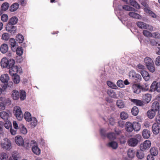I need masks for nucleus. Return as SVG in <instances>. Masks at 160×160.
Segmentation results:
<instances>
[{
	"instance_id": "obj_1",
	"label": "nucleus",
	"mask_w": 160,
	"mask_h": 160,
	"mask_svg": "<svg viewBox=\"0 0 160 160\" xmlns=\"http://www.w3.org/2000/svg\"><path fill=\"white\" fill-rule=\"evenodd\" d=\"M25 92L23 90H21L20 92L17 90H14L12 92L11 97L14 100H18L19 98L21 101H23L26 98Z\"/></svg>"
},
{
	"instance_id": "obj_2",
	"label": "nucleus",
	"mask_w": 160,
	"mask_h": 160,
	"mask_svg": "<svg viewBox=\"0 0 160 160\" xmlns=\"http://www.w3.org/2000/svg\"><path fill=\"white\" fill-rule=\"evenodd\" d=\"M129 77L132 80V82L135 83L140 82L142 79L141 75L140 74L137 73L133 70L130 72Z\"/></svg>"
},
{
	"instance_id": "obj_3",
	"label": "nucleus",
	"mask_w": 160,
	"mask_h": 160,
	"mask_svg": "<svg viewBox=\"0 0 160 160\" xmlns=\"http://www.w3.org/2000/svg\"><path fill=\"white\" fill-rule=\"evenodd\" d=\"M1 147L6 150L9 151L12 148V143L10 140L8 138H5L1 141Z\"/></svg>"
},
{
	"instance_id": "obj_4",
	"label": "nucleus",
	"mask_w": 160,
	"mask_h": 160,
	"mask_svg": "<svg viewBox=\"0 0 160 160\" xmlns=\"http://www.w3.org/2000/svg\"><path fill=\"white\" fill-rule=\"evenodd\" d=\"M13 112L15 113V116L18 120L20 121L22 119L23 114L19 107H17L16 108H15Z\"/></svg>"
},
{
	"instance_id": "obj_5",
	"label": "nucleus",
	"mask_w": 160,
	"mask_h": 160,
	"mask_svg": "<svg viewBox=\"0 0 160 160\" xmlns=\"http://www.w3.org/2000/svg\"><path fill=\"white\" fill-rule=\"evenodd\" d=\"M151 146V142L149 140H146L143 143L140 144V148L141 150L143 151L148 149Z\"/></svg>"
},
{
	"instance_id": "obj_6",
	"label": "nucleus",
	"mask_w": 160,
	"mask_h": 160,
	"mask_svg": "<svg viewBox=\"0 0 160 160\" xmlns=\"http://www.w3.org/2000/svg\"><path fill=\"white\" fill-rule=\"evenodd\" d=\"M6 29L12 35H15L17 32L16 27L13 25H11L8 23L6 25Z\"/></svg>"
},
{
	"instance_id": "obj_7",
	"label": "nucleus",
	"mask_w": 160,
	"mask_h": 160,
	"mask_svg": "<svg viewBox=\"0 0 160 160\" xmlns=\"http://www.w3.org/2000/svg\"><path fill=\"white\" fill-rule=\"evenodd\" d=\"M157 90L158 92H160V82L158 83L156 81H154L150 87V90L151 92Z\"/></svg>"
},
{
	"instance_id": "obj_8",
	"label": "nucleus",
	"mask_w": 160,
	"mask_h": 160,
	"mask_svg": "<svg viewBox=\"0 0 160 160\" xmlns=\"http://www.w3.org/2000/svg\"><path fill=\"white\" fill-rule=\"evenodd\" d=\"M10 114V112L9 111L7 112L2 111L0 112V117L3 119L5 122H8Z\"/></svg>"
},
{
	"instance_id": "obj_9",
	"label": "nucleus",
	"mask_w": 160,
	"mask_h": 160,
	"mask_svg": "<svg viewBox=\"0 0 160 160\" xmlns=\"http://www.w3.org/2000/svg\"><path fill=\"white\" fill-rule=\"evenodd\" d=\"M15 140L16 143L19 146H23L24 142L22 137L20 136H17L16 137Z\"/></svg>"
},
{
	"instance_id": "obj_10",
	"label": "nucleus",
	"mask_w": 160,
	"mask_h": 160,
	"mask_svg": "<svg viewBox=\"0 0 160 160\" xmlns=\"http://www.w3.org/2000/svg\"><path fill=\"white\" fill-rule=\"evenodd\" d=\"M8 59L6 58H3L1 61V65L3 68H10V66L8 64Z\"/></svg>"
},
{
	"instance_id": "obj_11",
	"label": "nucleus",
	"mask_w": 160,
	"mask_h": 160,
	"mask_svg": "<svg viewBox=\"0 0 160 160\" xmlns=\"http://www.w3.org/2000/svg\"><path fill=\"white\" fill-rule=\"evenodd\" d=\"M133 123L130 122H128L125 123V128L127 132H131L133 130Z\"/></svg>"
},
{
	"instance_id": "obj_12",
	"label": "nucleus",
	"mask_w": 160,
	"mask_h": 160,
	"mask_svg": "<svg viewBox=\"0 0 160 160\" xmlns=\"http://www.w3.org/2000/svg\"><path fill=\"white\" fill-rule=\"evenodd\" d=\"M128 142L129 146L134 147L138 144V140L136 138H131L128 140Z\"/></svg>"
},
{
	"instance_id": "obj_13",
	"label": "nucleus",
	"mask_w": 160,
	"mask_h": 160,
	"mask_svg": "<svg viewBox=\"0 0 160 160\" xmlns=\"http://www.w3.org/2000/svg\"><path fill=\"white\" fill-rule=\"evenodd\" d=\"M152 130L154 134H158L160 131L159 125L156 123L153 124L152 127Z\"/></svg>"
},
{
	"instance_id": "obj_14",
	"label": "nucleus",
	"mask_w": 160,
	"mask_h": 160,
	"mask_svg": "<svg viewBox=\"0 0 160 160\" xmlns=\"http://www.w3.org/2000/svg\"><path fill=\"white\" fill-rule=\"evenodd\" d=\"M9 44L11 45L12 50L14 52H15V48L17 47V43L15 40L13 38H11L9 41Z\"/></svg>"
},
{
	"instance_id": "obj_15",
	"label": "nucleus",
	"mask_w": 160,
	"mask_h": 160,
	"mask_svg": "<svg viewBox=\"0 0 160 160\" xmlns=\"http://www.w3.org/2000/svg\"><path fill=\"white\" fill-rule=\"evenodd\" d=\"M152 107L155 109L156 111H158L159 115L160 116V106L158 102L157 101L154 102L152 104Z\"/></svg>"
},
{
	"instance_id": "obj_16",
	"label": "nucleus",
	"mask_w": 160,
	"mask_h": 160,
	"mask_svg": "<svg viewBox=\"0 0 160 160\" xmlns=\"http://www.w3.org/2000/svg\"><path fill=\"white\" fill-rule=\"evenodd\" d=\"M0 79L1 82L4 84L7 83L9 80L8 75L7 74L2 75L0 77Z\"/></svg>"
},
{
	"instance_id": "obj_17",
	"label": "nucleus",
	"mask_w": 160,
	"mask_h": 160,
	"mask_svg": "<svg viewBox=\"0 0 160 160\" xmlns=\"http://www.w3.org/2000/svg\"><path fill=\"white\" fill-rule=\"evenodd\" d=\"M32 150L33 153L36 155H39L41 153V150L37 145L35 144L32 147Z\"/></svg>"
},
{
	"instance_id": "obj_18",
	"label": "nucleus",
	"mask_w": 160,
	"mask_h": 160,
	"mask_svg": "<svg viewBox=\"0 0 160 160\" xmlns=\"http://www.w3.org/2000/svg\"><path fill=\"white\" fill-rule=\"evenodd\" d=\"M155 109L152 108L151 110H148L147 112V115L148 118L150 119H152L154 118L155 115Z\"/></svg>"
},
{
	"instance_id": "obj_19",
	"label": "nucleus",
	"mask_w": 160,
	"mask_h": 160,
	"mask_svg": "<svg viewBox=\"0 0 160 160\" xmlns=\"http://www.w3.org/2000/svg\"><path fill=\"white\" fill-rule=\"evenodd\" d=\"M131 101L137 106H143L144 105V102L140 100L134 99H132Z\"/></svg>"
},
{
	"instance_id": "obj_20",
	"label": "nucleus",
	"mask_w": 160,
	"mask_h": 160,
	"mask_svg": "<svg viewBox=\"0 0 160 160\" xmlns=\"http://www.w3.org/2000/svg\"><path fill=\"white\" fill-rule=\"evenodd\" d=\"M136 25L138 27L141 29H147L148 24L143 22L138 21L137 22Z\"/></svg>"
},
{
	"instance_id": "obj_21",
	"label": "nucleus",
	"mask_w": 160,
	"mask_h": 160,
	"mask_svg": "<svg viewBox=\"0 0 160 160\" xmlns=\"http://www.w3.org/2000/svg\"><path fill=\"white\" fill-rule=\"evenodd\" d=\"M140 85L134 84L132 86L133 92L134 93L139 94L141 92Z\"/></svg>"
},
{
	"instance_id": "obj_22",
	"label": "nucleus",
	"mask_w": 160,
	"mask_h": 160,
	"mask_svg": "<svg viewBox=\"0 0 160 160\" xmlns=\"http://www.w3.org/2000/svg\"><path fill=\"white\" fill-rule=\"evenodd\" d=\"M133 130L135 131H139L141 128V124L138 122H133Z\"/></svg>"
},
{
	"instance_id": "obj_23",
	"label": "nucleus",
	"mask_w": 160,
	"mask_h": 160,
	"mask_svg": "<svg viewBox=\"0 0 160 160\" xmlns=\"http://www.w3.org/2000/svg\"><path fill=\"white\" fill-rule=\"evenodd\" d=\"M18 4L17 3H14L10 7L9 10L11 12H15L18 9Z\"/></svg>"
},
{
	"instance_id": "obj_24",
	"label": "nucleus",
	"mask_w": 160,
	"mask_h": 160,
	"mask_svg": "<svg viewBox=\"0 0 160 160\" xmlns=\"http://www.w3.org/2000/svg\"><path fill=\"white\" fill-rule=\"evenodd\" d=\"M8 46L6 44H2L0 47V51L2 53H5L7 52L8 50Z\"/></svg>"
},
{
	"instance_id": "obj_25",
	"label": "nucleus",
	"mask_w": 160,
	"mask_h": 160,
	"mask_svg": "<svg viewBox=\"0 0 160 160\" xmlns=\"http://www.w3.org/2000/svg\"><path fill=\"white\" fill-rule=\"evenodd\" d=\"M140 73L143 78L145 80H148L150 78L148 72L145 70H141Z\"/></svg>"
},
{
	"instance_id": "obj_26",
	"label": "nucleus",
	"mask_w": 160,
	"mask_h": 160,
	"mask_svg": "<svg viewBox=\"0 0 160 160\" xmlns=\"http://www.w3.org/2000/svg\"><path fill=\"white\" fill-rule=\"evenodd\" d=\"M107 145L108 147L111 148L113 149H116L118 147V144L115 141H111L108 143Z\"/></svg>"
},
{
	"instance_id": "obj_27",
	"label": "nucleus",
	"mask_w": 160,
	"mask_h": 160,
	"mask_svg": "<svg viewBox=\"0 0 160 160\" xmlns=\"http://www.w3.org/2000/svg\"><path fill=\"white\" fill-rule=\"evenodd\" d=\"M18 21V19L17 17L14 16L10 18L8 22V23L11 25H13L17 22Z\"/></svg>"
},
{
	"instance_id": "obj_28",
	"label": "nucleus",
	"mask_w": 160,
	"mask_h": 160,
	"mask_svg": "<svg viewBox=\"0 0 160 160\" xmlns=\"http://www.w3.org/2000/svg\"><path fill=\"white\" fill-rule=\"evenodd\" d=\"M144 62L147 67H148L151 64L153 65V62L152 60L149 57H146L144 59Z\"/></svg>"
},
{
	"instance_id": "obj_29",
	"label": "nucleus",
	"mask_w": 160,
	"mask_h": 160,
	"mask_svg": "<svg viewBox=\"0 0 160 160\" xmlns=\"http://www.w3.org/2000/svg\"><path fill=\"white\" fill-rule=\"evenodd\" d=\"M9 7V4L7 2L3 3L1 6V8L2 11H6Z\"/></svg>"
},
{
	"instance_id": "obj_30",
	"label": "nucleus",
	"mask_w": 160,
	"mask_h": 160,
	"mask_svg": "<svg viewBox=\"0 0 160 160\" xmlns=\"http://www.w3.org/2000/svg\"><path fill=\"white\" fill-rule=\"evenodd\" d=\"M150 154L155 156L158 154V150L157 148L153 147L150 149Z\"/></svg>"
},
{
	"instance_id": "obj_31",
	"label": "nucleus",
	"mask_w": 160,
	"mask_h": 160,
	"mask_svg": "<svg viewBox=\"0 0 160 160\" xmlns=\"http://www.w3.org/2000/svg\"><path fill=\"white\" fill-rule=\"evenodd\" d=\"M152 96L151 94L147 93L145 94L143 97V100L146 103H148L151 101Z\"/></svg>"
},
{
	"instance_id": "obj_32",
	"label": "nucleus",
	"mask_w": 160,
	"mask_h": 160,
	"mask_svg": "<svg viewBox=\"0 0 160 160\" xmlns=\"http://www.w3.org/2000/svg\"><path fill=\"white\" fill-rule=\"evenodd\" d=\"M127 154L129 158H132L135 156V151L133 149H129L128 150Z\"/></svg>"
},
{
	"instance_id": "obj_33",
	"label": "nucleus",
	"mask_w": 160,
	"mask_h": 160,
	"mask_svg": "<svg viewBox=\"0 0 160 160\" xmlns=\"http://www.w3.org/2000/svg\"><path fill=\"white\" fill-rule=\"evenodd\" d=\"M144 151L141 150V149L137 151L136 156L138 158L141 159L144 158V154L143 152Z\"/></svg>"
},
{
	"instance_id": "obj_34",
	"label": "nucleus",
	"mask_w": 160,
	"mask_h": 160,
	"mask_svg": "<svg viewBox=\"0 0 160 160\" xmlns=\"http://www.w3.org/2000/svg\"><path fill=\"white\" fill-rule=\"evenodd\" d=\"M24 118L27 122L30 121L32 119L31 113L28 112H26L24 114Z\"/></svg>"
},
{
	"instance_id": "obj_35",
	"label": "nucleus",
	"mask_w": 160,
	"mask_h": 160,
	"mask_svg": "<svg viewBox=\"0 0 160 160\" xmlns=\"http://www.w3.org/2000/svg\"><path fill=\"white\" fill-rule=\"evenodd\" d=\"M142 135L144 138H148L150 136L149 131L147 129H144L142 132Z\"/></svg>"
},
{
	"instance_id": "obj_36",
	"label": "nucleus",
	"mask_w": 160,
	"mask_h": 160,
	"mask_svg": "<svg viewBox=\"0 0 160 160\" xmlns=\"http://www.w3.org/2000/svg\"><path fill=\"white\" fill-rule=\"evenodd\" d=\"M107 93L111 98H117V94H116L115 92H114V90L112 89H108L107 91Z\"/></svg>"
},
{
	"instance_id": "obj_37",
	"label": "nucleus",
	"mask_w": 160,
	"mask_h": 160,
	"mask_svg": "<svg viewBox=\"0 0 160 160\" xmlns=\"http://www.w3.org/2000/svg\"><path fill=\"white\" fill-rule=\"evenodd\" d=\"M129 2L130 4L136 8L139 9L140 8V5L135 0H130Z\"/></svg>"
},
{
	"instance_id": "obj_38",
	"label": "nucleus",
	"mask_w": 160,
	"mask_h": 160,
	"mask_svg": "<svg viewBox=\"0 0 160 160\" xmlns=\"http://www.w3.org/2000/svg\"><path fill=\"white\" fill-rule=\"evenodd\" d=\"M15 52H16V54L19 56H22L23 53V50L22 47H18L15 48Z\"/></svg>"
},
{
	"instance_id": "obj_39",
	"label": "nucleus",
	"mask_w": 160,
	"mask_h": 160,
	"mask_svg": "<svg viewBox=\"0 0 160 160\" xmlns=\"http://www.w3.org/2000/svg\"><path fill=\"white\" fill-rule=\"evenodd\" d=\"M128 15L130 17L136 19H139L140 18V15L135 12H130Z\"/></svg>"
},
{
	"instance_id": "obj_40",
	"label": "nucleus",
	"mask_w": 160,
	"mask_h": 160,
	"mask_svg": "<svg viewBox=\"0 0 160 160\" xmlns=\"http://www.w3.org/2000/svg\"><path fill=\"white\" fill-rule=\"evenodd\" d=\"M16 40L19 43H22L24 40V37L22 34H18L16 36Z\"/></svg>"
},
{
	"instance_id": "obj_41",
	"label": "nucleus",
	"mask_w": 160,
	"mask_h": 160,
	"mask_svg": "<svg viewBox=\"0 0 160 160\" xmlns=\"http://www.w3.org/2000/svg\"><path fill=\"white\" fill-rule=\"evenodd\" d=\"M19 128L21 133L23 134H25L27 133V130L23 125L22 124L21 126H19Z\"/></svg>"
},
{
	"instance_id": "obj_42",
	"label": "nucleus",
	"mask_w": 160,
	"mask_h": 160,
	"mask_svg": "<svg viewBox=\"0 0 160 160\" xmlns=\"http://www.w3.org/2000/svg\"><path fill=\"white\" fill-rule=\"evenodd\" d=\"M107 85L111 88L116 89L118 88L117 86L114 83L110 81H107Z\"/></svg>"
},
{
	"instance_id": "obj_43",
	"label": "nucleus",
	"mask_w": 160,
	"mask_h": 160,
	"mask_svg": "<svg viewBox=\"0 0 160 160\" xmlns=\"http://www.w3.org/2000/svg\"><path fill=\"white\" fill-rule=\"evenodd\" d=\"M13 82L16 84L20 82V77L19 75L17 74L12 77Z\"/></svg>"
},
{
	"instance_id": "obj_44",
	"label": "nucleus",
	"mask_w": 160,
	"mask_h": 160,
	"mask_svg": "<svg viewBox=\"0 0 160 160\" xmlns=\"http://www.w3.org/2000/svg\"><path fill=\"white\" fill-rule=\"evenodd\" d=\"M116 104L119 108H123L124 107V104L123 102L121 100H118L117 101Z\"/></svg>"
},
{
	"instance_id": "obj_45",
	"label": "nucleus",
	"mask_w": 160,
	"mask_h": 160,
	"mask_svg": "<svg viewBox=\"0 0 160 160\" xmlns=\"http://www.w3.org/2000/svg\"><path fill=\"white\" fill-rule=\"evenodd\" d=\"M138 109L136 106L133 107L131 110L132 114L134 116H137L138 113Z\"/></svg>"
},
{
	"instance_id": "obj_46",
	"label": "nucleus",
	"mask_w": 160,
	"mask_h": 160,
	"mask_svg": "<svg viewBox=\"0 0 160 160\" xmlns=\"http://www.w3.org/2000/svg\"><path fill=\"white\" fill-rule=\"evenodd\" d=\"M120 117L122 120H125L127 119L128 117V114L125 112H121L120 114Z\"/></svg>"
},
{
	"instance_id": "obj_47",
	"label": "nucleus",
	"mask_w": 160,
	"mask_h": 160,
	"mask_svg": "<svg viewBox=\"0 0 160 160\" xmlns=\"http://www.w3.org/2000/svg\"><path fill=\"white\" fill-rule=\"evenodd\" d=\"M9 69H10L12 70L13 72H14L15 73H17L19 71V73L22 72V71L20 70H19V68L17 66H15L14 65H13L12 67H10Z\"/></svg>"
},
{
	"instance_id": "obj_48",
	"label": "nucleus",
	"mask_w": 160,
	"mask_h": 160,
	"mask_svg": "<svg viewBox=\"0 0 160 160\" xmlns=\"http://www.w3.org/2000/svg\"><path fill=\"white\" fill-rule=\"evenodd\" d=\"M13 82H9L8 83H5L2 87V88L4 90H5L7 88H12L13 86Z\"/></svg>"
},
{
	"instance_id": "obj_49",
	"label": "nucleus",
	"mask_w": 160,
	"mask_h": 160,
	"mask_svg": "<svg viewBox=\"0 0 160 160\" xmlns=\"http://www.w3.org/2000/svg\"><path fill=\"white\" fill-rule=\"evenodd\" d=\"M8 156L5 152H2L0 154V160H8Z\"/></svg>"
},
{
	"instance_id": "obj_50",
	"label": "nucleus",
	"mask_w": 160,
	"mask_h": 160,
	"mask_svg": "<svg viewBox=\"0 0 160 160\" xmlns=\"http://www.w3.org/2000/svg\"><path fill=\"white\" fill-rule=\"evenodd\" d=\"M143 35L146 37H152V33L150 32L147 30H143L142 32Z\"/></svg>"
},
{
	"instance_id": "obj_51",
	"label": "nucleus",
	"mask_w": 160,
	"mask_h": 160,
	"mask_svg": "<svg viewBox=\"0 0 160 160\" xmlns=\"http://www.w3.org/2000/svg\"><path fill=\"white\" fill-rule=\"evenodd\" d=\"M30 121H31V125L33 127H35L37 125V120L35 117H32Z\"/></svg>"
},
{
	"instance_id": "obj_52",
	"label": "nucleus",
	"mask_w": 160,
	"mask_h": 160,
	"mask_svg": "<svg viewBox=\"0 0 160 160\" xmlns=\"http://www.w3.org/2000/svg\"><path fill=\"white\" fill-rule=\"evenodd\" d=\"M110 140H114L115 138V134L114 133L109 132L107 134L106 136Z\"/></svg>"
},
{
	"instance_id": "obj_53",
	"label": "nucleus",
	"mask_w": 160,
	"mask_h": 160,
	"mask_svg": "<svg viewBox=\"0 0 160 160\" xmlns=\"http://www.w3.org/2000/svg\"><path fill=\"white\" fill-rule=\"evenodd\" d=\"M10 38L9 34L7 33H4L2 34L1 38L4 40H8Z\"/></svg>"
},
{
	"instance_id": "obj_54",
	"label": "nucleus",
	"mask_w": 160,
	"mask_h": 160,
	"mask_svg": "<svg viewBox=\"0 0 160 160\" xmlns=\"http://www.w3.org/2000/svg\"><path fill=\"white\" fill-rule=\"evenodd\" d=\"M140 87L141 91V90L142 91H146L148 90L149 89L148 85L147 84H145L144 85L142 86H140Z\"/></svg>"
},
{
	"instance_id": "obj_55",
	"label": "nucleus",
	"mask_w": 160,
	"mask_h": 160,
	"mask_svg": "<svg viewBox=\"0 0 160 160\" xmlns=\"http://www.w3.org/2000/svg\"><path fill=\"white\" fill-rule=\"evenodd\" d=\"M100 133L102 138L104 139L106 137L107 134H106V131L103 129H101L100 130Z\"/></svg>"
},
{
	"instance_id": "obj_56",
	"label": "nucleus",
	"mask_w": 160,
	"mask_h": 160,
	"mask_svg": "<svg viewBox=\"0 0 160 160\" xmlns=\"http://www.w3.org/2000/svg\"><path fill=\"white\" fill-rule=\"evenodd\" d=\"M125 122L122 120H120L118 122L117 126L121 128L125 127Z\"/></svg>"
},
{
	"instance_id": "obj_57",
	"label": "nucleus",
	"mask_w": 160,
	"mask_h": 160,
	"mask_svg": "<svg viewBox=\"0 0 160 160\" xmlns=\"http://www.w3.org/2000/svg\"><path fill=\"white\" fill-rule=\"evenodd\" d=\"M147 67L148 70L152 72H153L155 71V68L154 63H153V65L151 64L148 67Z\"/></svg>"
},
{
	"instance_id": "obj_58",
	"label": "nucleus",
	"mask_w": 160,
	"mask_h": 160,
	"mask_svg": "<svg viewBox=\"0 0 160 160\" xmlns=\"http://www.w3.org/2000/svg\"><path fill=\"white\" fill-rule=\"evenodd\" d=\"M8 64L9 66H10V67H12L13 65H14L15 63V61L14 60V59L11 58H8Z\"/></svg>"
},
{
	"instance_id": "obj_59",
	"label": "nucleus",
	"mask_w": 160,
	"mask_h": 160,
	"mask_svg": "<svg viewBox=\"0 0 160 160\" xmlns=\"http://www.w3.org/2000/svg\"><path fill=\"white\" fill-rule=\"evenodd\" d=\"M119 140L121 144H124L126 142V137L123 136H121L119 138Z\"/></svg>"
},
{
	"instance_id": "obj_60",
	"label": "nucleus",
	"mask_w": 160,
	"mask_h": 160,
	"mask_svg": "<svg viewBox=\"0 0 160 160\" xmlns=\"http://www.w3.org/2000/svg\"><path fill=\"white\" fill-rule=\"evenodd\" d=\"M117 85L121 88H122L124 87V82L121 80H118L117 82Z\"/></svg>"
},
{
	"instance_id": "obj_61",
	"label": "nucleus",
	"mask_w": 160,
	"mask_h": 160,
	"mask_svg": "<svg viewBox=\"0 0 160 160\" xmlns=\"http://www.w3.org/2000/svg\"><path fill=\"white\" fill-rule=\"evenodd\" d=\"M8 19V15L5 14L2 15L1 16V20L3 22H6Z\"/></svg>"
},
{
	"instance_id": "obj_62",
	"label": "nucleus",
	"mask_w": 160,
	"mask_h": 160,
	"mask_svg": "<svg viewBox=\"0 0 160 160\" xmlns=\"http://www.w3.org/2000/svg\"><path fill=\"white\" fill-rule=\"evenodd\" d=\"M19 159V158L17 155L13 154L10 157L9 160H18Z\"/></svg>"
},
{
	"instance_id": "obj_63",
	"label": "nucleus",
	"mask_w": 160,
	"mask_h": 160,
	"mask_svg": "<svg viewBox=\"0 0 160 160\" xmlns=\"http://www.w3.org/2000/svg\"><path fill=\"white\" fill-rule=\"evenodd\" d=\"M9 121H8V122H5L4 124V126L7 129H8L12 127V124L11 123H9Z\"/></svg>"
},
{
	"instance_id": "obj_64",
	"label": "nucleus",
	"mask_w": 160,
	"mask_h": 160,
	"mask_svg": "<svg viewBox=\"0 0 160 160\" xmlns=\"http://www.w3.org/2000/svg\"><path fill=\"white\" fill-rule=\"evenodd\" d=\"M150 43L152 46H156L158 43V42L154 39H150Z\"/></svg>"
}]
</instances>
